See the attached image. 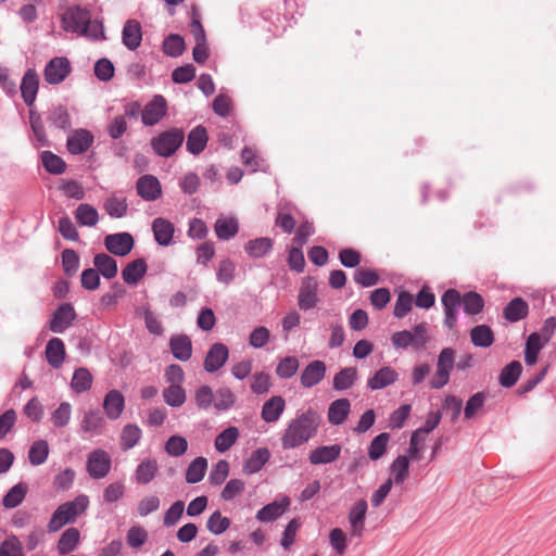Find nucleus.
Masks as SVG:
<instances>
[{
    "label": "nucleus",
    "instance_id": "b1692460",
    "mask_svg": "<svg viewBox=\"0 0 556 556\" xmlns=\"http://www.w3.org/2000/svg\"><path fill=\"white\" fill-rule=\"evenodd\" d=\"M152 230L154 239L160 245L167 247L172 243L175 231L173 223L164 218H155Z\"/></svg>",
    "mask_w": 556,
    "mask_h": 556
},
{
    "label": "nucleus",
    "instance_id": "39448f33",
    "mask_svg": "<svg viewBox=\"0 0 556 556\" xmlns=\"http://www.w3.org/2000/svg\"><path fill=\"white\" fill-rule=\"evenodd\" d=\"M72 72V65L66 56H54L45 66L43 78L49 85H60Z\"/></svg>",
    "mask_w": 556,
    "mask_h": 556
},
{
    "label": "nucleus",
    "instance_id": "0e129e2a",
    "mask_svg": "<svg viewBox=\"0 0 556 556\" xmlns=\"http://www.w3.org/2000/svg\"><path fill=\"white\" fill-rule=\"evenodd\" d=\"M0 556H24L23 546L17 536L11 535L0 543Z\"/></svg>",
    "mask_w": 556,
    "mask_h": 556
},
{
    "label": "nucleus",
    "instance_id": "9b49d317",
    "mask_svg": "<svg viewBox=\"0 0 556 556\" xmlns=\"http://www.w3.org/2000/svg\"><path fill=\"white\" fill-rule=\"evenodd\" d=\"M229 357L228 348L220 342L214 343L207 351L204 358V369L207 372H215L220 369Z\"/></svg>",
    "mask_w": 556,
    "mask_h": 556
},
{
    "label": "nucleus",
    "instance_id": "dca6fc26",
    "mask_svg": "<svg viewBox=\"0 0 556 556\" xmlns=\"http://www.w3.org/2000/svg\"><path fill=\"white\" fill-rule=\"evenodd\" d=\"M136 188L137 193L148 201L156 200L162 194L161 184L153 175L141 176L137 181Z\"/></svg>",
    "mask_w": 556,
    "mask_h": 556
},
{
    "label": "nucleus",
    "instance_id": "9d476101",
    "mask_svg": "<svg viewBox=\"0 0 556 556\" xmlns=\"http://www.w3.org/2000/svg\"><path fill=\"white\" fill-rule=\"evenodd\" d=\"M441 301L444 307V324L447 328L453 329L457 321V308L462 303L460 293L455 289H448L442 295Z\"/></svg>",
    "mask_w": 556,
    "mask_h": 556
},
{
    "label": "nucleus",
    "instance_id": "6e6d98bb",
    "mask_svg": "<svg viewBox=\"0 0 556 556\" xmlns=\"http://www.w3.org/2000/svg\"><path fill=\"white\" fill-rule=\"evenodd\" d=\"M486 400L484 392H477L466 403L464 408V416L466 419L475 418L483 408Z\"/></svg>",
    "mask_w": 556,
    "mask_h": 556
},
{
    "label": "nucleus",
    "instance_id": "5701e85b",
    "mask_svg": "<svg viewBox=\"0 0 556 556\" xmlns=\"http://www.w3.org/2000/svg\"><path fill=\"white\" fill-rule=\"evenodd\" d=\"M207 140L205 127L202 125L194 127L187 137V151L193 155H199L205 149Z\"/></svg>",
    "mask_w": 556,
    "mask_h": 556
},
{
    "label": "nucleus",
    "instance_id": "69168bd1",
    "mask_svg": "<svg viewBox=\"0 0 556 556\" xmlns=\"http://www.w3.org/2000/svg\"><path fill=\"white\" fill-rule=\"evenodd\" d=\"M187 448L188 442L184 437L180 435H172L165 444L166 453L175 457L184 455Z\"/></svg>",
    "mask_w": 556,
    "mask_h": 556
},
{
    "label": "nucleus",
    "instance_id": "6e6552de",
    "mask_svg": "<svg viewBox=\"0 0 556 556\" xmlns=\"http://www.w3.org/2000/svg\"><path fill=\"white\" fill-rule=\"evenodd\" d=\"M94 140L93 135L84 128L72 130L66 140L67 151L73 155L83 154L89 150Z\"/></svg>",
    "mask_w": 556,
    "mask_h": 556
},
{
    "label": "nucleus",
    "instance_id": "4c0bfd02",
    "mask_svg": "<svg viewBox=\"0 0 556 556\" xmlns=\"http://www.w3.org/2000/svg\"><path fill=\"white\" fill-rule=\"evenodd\" d=\"M239 225L235 217H220L215 223V232L218 239L229 240L238 233Z\"/></svg>",
    "mask_w": 556,
    "mask_h": 556
},
{
    "label": "nucleus",
    "instance_id": "e2e57ef3",
    "mask_svg": "<svg viewBox=\"0 0 556 556\" xmlns=\"http://www.w3.org/2000/svg\"><path fill=\"white\" fill-rule=\"evenodd\" d=\"M72 416V405L67 402H63L52 413L51 421L58 428H63L70 424Z\"/></svg>",
    "mask_w": 556,
    "mask_h": 556
},
{
    "label": "nucleus",
    "instance_id": "bb28decb",
    "mask_svg": "<svg viewBox=\"0 0 556 556\" xmlns=\"http://www.w3.org/2000/svg\"><path fill=\"white\" fill-rule=\"evenodd\" d=\"M46 357L53 368H59L65 358V346L60 338H52L46 345Z\"/></svg>",
    "mask_w": 556,
    "mask_h": 556
},
{
    "label": "nucleus",
    "instance_id": "a19ab883",
    "mask_svg": "<svg viewBox=\"0 0 556 556\" xmlns=\"http://www.w3.org/2000/svg\"><path fill=\"white\" fill-rule=\"evenodd\" d=\"M269 456V451L265 447L255 450L245 462L243 471L248 475L260 471L262 467L268 462Z\"/></svg>",
    "mask_w": 556,
    "mask_h": 556
},
{
    "label": "nucleus",
    "instance_id": "7c9ffc66",
    "mask_svg": "<svg viewBox=\"0 0 556 556\" xmlns=\"http://www.w3.org/2000/svg\"><path fill=\"white\" fill-rule=\"evenodd\" d=\"M157 471V462L152 458H146L138 465L135 471V480L139 484H147L155 478Z\"/></svg>",
    "mask_w": 556,
    "mask_h": 556
},
{
    "label": "nucleus",
    "instance_id": "aec40b11",
    "mask_svg": "<svg viewBox=\"0 0 556 556\" xmlns=\"http://www.w3.org/2000/svg\"><path fill=\"white\" fill-rule=\"evenodd\" d=\"M367 511L365 500L357 501L350 510L349 522L351 525V535L359 538L364 531V520Z\"/></svg>",
    "mask_w": 556,
    "mask_h": 556
},
{
    "label": "nucleus",
    "instance_id": "a18cd8bd",
    "mask_svg": "<svg viewBox=\"0 0 556 556\" xmlns=\"http://www.w3.org/2000/svg\"><path fill=\"white\" fill-rule=\"evenodd\" d=\"M545 344L546 343L539 339L536 332L528 337L525 350V362L527 365L532 366L536 363L539 353Z\"/></svg>",
    "mask_w": 556,
    "mask_h": 556
},
{
    "label": "nucleus",
    "instance_id": "f8f14e48",
    "mask_svg": "<svg viewBox=\"0 0 556 556\" xmlns=\"http://www.w3.org/2000/svg\"><path fill=\"white\" fill-rule=\"evenodd\" d=\"M20 89L24 103L30 110L36 101L39 89V77L35 70L29 68L25 72Z\"/></svg>",
    "mask_w": 556,
    "mask_h": 556
},
{
    "label": "nucleus",
    "instance_id": "ea45409f",
    "mask_svg": "<svg viewBox=\"0 0 556 556\" xmlns=\"http://www.w3.org/2000/svg\"><path fill=\"white\" fill-rule=\"evenodd\" d=\"M409 457L406 455L397 456L390 466L391 478L395 484H402L409 475Z\"/></svg>",
    "mask_w": 556,
    "mask_h": 556
},
{
    "label": "nucleus",
    "instance_id": "49530a36",
    "mask_svg": "<svg viewBox=\"0 0 556 556\" xmlns=\"http://www.w3.org/2000/svg\"><path fill=\"white\" fill-rule=\"evenodd\" d=\"M27 485L20 482L12 486L2 500V504L5 508H15L18 506L26 496Z\"/></svg>",
    "mask_w": 556,
    "mask_h": 556
},
{
    "label": "nucleus",
    "instance_id": "7ed1b4c3",
    "mask_svg": "<svg viewBox=\"0 0 556 556\" xmlns=\"http://www.w3.org/2000/svg\"><path fill=\"white\" fill-rule=\"evenodd\" d=\"M89 505L87 495L80 494L73 501L61 504L52 514L47 530L50 533L61 530L67 523H74L83 515Z\"/></svg>",
    "mask_w": 556,
    "mask_h": 556
},
{
    "label": "nucleus",
    "instance_id": "72a5a7b5",
    "mask_svg": "<svg viewBox=\"0 0 556 556\" xmlns=\"http://www.w3.org/2000/svg\"><path fill=\"white\" fill-rule=\"evenodd\" d=\"M273 249V240L267 237H261L250 240L244 245V251L249 256L260 258L269 253Z\"/></svg>",
    "mask_w": 556,
    "mask_h": 556
},
{
    "label": "nucleus",
    "instance_id": "4d7b16f0",
    "mask_svg": "<svg viewBox=\"0 0 556 556\" xmlns=\"http://www.w3.org/2000/svg\"><path fill=\"white\" fill-rule=\"evenodd\" d=\"M299 366L300 364L295 356H287L277 365L276 374L282 379H288L296 374Z\"/></svg>",
    "mask_w": 556,
    "mask_h": 556
},
{
    "label": "nucleus",
    "instance_id": "4468645a",
    "mask_svg": "<svg viewBox=\"0 0 556 556\" xmlns=\"http://www.w3.org/2000/svg\"><path fill=\"white\" fill-rule=\"evenodd\" d=\"M327 366L323 361L311 362L302 371L300 381L302 387L311 389L324 380Z\"/></svg>",
    "mask_w": 556,
    "mask_h": 556
},
{
    "label": "nucleus",
    "instance_id": "a211bd4d",
    "mask_svg": "<svg viewBox=\"0 0 556 556\" xmlns=\"http://www.w3.org/2000/svg\"><path fill=\"white\" fill-rule=\"evenodd\" d=\"M341 454L339 444L318 446L309 452L308 460L312 465L330 464L337 460Z\"/></svg>",
    "mask_w": 556,
    "mask_h": 556
},
{
    "label": "nucleus",
    "instance_id": "58836bf2",
    "mask_svg": "<svg viewBox=\"0 0 556 556\" xmlns=\"http://www.w3.org/2000/svg\"><path fill=\"white\" fill-rule=\"evenodd\" d=\"M522 372V366L520 362L513 361L506 365L500 374L498 380L502 387L511 388L518 381Z\"/></svg>",
    "mask_w": 556,
    "mask_h": 556
},
{
    "label": "nucleus",
    "instance_id": "1a4fd4ad",
    "mask_svg": "<svg viewBox=\"0 0 556 556\" xmlns=\"http://www.w3.org/2000/svg\"><path fill=\"white\" fill-rule=\"evenodd\" d=\"M75 317L76 314L72 304L63 303L52 314L49 328L52 332L61 333L72 325Z\"/></svg>",
    "mask_w": 556,
    "mask_h": 556
},
{
    "label": "nucleus",
    "instance_id": "393cba45",
    "mask_svg": "<svg viewBox=\"0 0 556 556\" xmlns=\"http://www.w3.org/2000/svg\"><path fill=\"white\" fill-rule=\"evenodd\" d=\"M351 412V403L348 399L333 401L328 408V421L331 425H342Z\"/></svg>",
    "mask_w": 556,
    "mask_h": 556
},
{
    "label": "nucleus",
    "instance_id": "8fccbe9b",
    "mask_svg": "<svg viewBox=\"0 0 556 556\" xmlns=\"http://www.w3.org/2000/svg\"><path fill=\"white\" fill-rule=\"evenodd\" d=\"M92 384V376L88 369L81 367L74 371L71 387L76 393L88 391Z\"/></svg>",
    "mask_w": 556,
    "mask_h": 556
},
{
    "label": "nucleus",
    "instance_id": "79ce46f5",
    "mask_svg": "<svg viewBox=\"0 0 556 556\" xmlns=\"http://www.w3.org/2000/svg\"><path fill=\"white\" fill-rule=\"evenodd\" d=\"M470 339L473 345L489 348L494 342V333L486 325H479L471 329Z\"/></svg>",
    "mask_w": 556,
    "mask_h": 556
},
{
    "label": "nucleus",
    "instance_id": "4be33fe9",
    "mask_svg": "<svg viewBox=\"0 0 556 556\" xmlns=\"http://www.w3.org/2000/svg\"><path fill=\"white\" fill-rule=\"evenodd\" d=\"M289 505H290L289 497H283L279 502L275 501L270 504L265 505L263 508H261L256 514V518L262 522L274 521L277 518H279L287 510Z\"/></svg>",
    "mask_w": 556,
    "mask_h": 556
},
{
    "label": "nucleus",
    "instance_id": "2eb2a0df",
    "mask_svg": "<svg viewBox=\"0 0 556 556\" xmlns=\"http://www.w3.org/2000/svg\"><path fill=\"white\" fill-rule=\"evenodd\" d=\"M142 41V27L137 20H127L122 30V42L130 51L137 50Z\"/></svg>",
    "mask_w": 556,
    "mask_h": 556
},
{
    "label": "nucleus",
    "instance_id": "c03bdc74",
    "mask_svg": "<svg viewBox=\"0 0 556 556\" xmlns=\"http://www.w3.org/2000/svg\"><path fill=\"white\" fill-rule=\"evenodd\" d=\"M239 434L237 427H228L215 438V448L219 453L227 452L237 442Z\"/></svg>",
    "mask_w": 556,
    "mask_h": 556
},
{
    "label": "nucleus",
    "instance_id": "ddd939ff",
    "mask_svg": "<svg viewBox=\"0 0 556 556\" xmlns=\"http://www.w3.org/2000/svg\"><path fill=\"white\" fill-rule=\"evenodd\" d=\"M104 244L111 253L125 256L134 248V238L128 232L109 235L104 239Z\"/></svg>",
    "mask_w": 556,
    "mask_h": 556
},
{
    "label": "nucleus",
    "instance_id": "f704fd0d",
    "mask_svg": "<svg viewBox=\"0 0 556 556\" xmlns=\"http://www.w3.org/2000/svg\"><path fill=\"white\" fill-rule=\"evenodd\" d=\"M93 265L96 270L106 279L114 278L117 274L116 261L105 253L97 254L93 258Z\"/></svg>",
    "mask_w": 556,
    "mask_h": 556
},
{
    "label": "nucleus",
    "instance_id": "cd10ccee",
    "mask_svg": "<svg viewBox=\"0 0 556 556\" xmlns=\"http://www.w3.org/2000/svg\"><path fill=\"white\" fill-rule=\"evenodd\" d=\"M529 313L528 303L521 298L513 299L504 308L503 315L505 319L510 323H516L525 317H527Z\"/></svg>",
    "mask_w": 556,
    "mask_h": 556
},
{
    "label": "nucleus",
    "instance_id": "f3484780",
    "mask_svg": "<svg viewBox=\"0 0 556 556\" xmlns=\"http://www.w3.org/2000/svg\"><path fill=\"white\" fill-rule=\"evenodd\" d=\"M125 408V397L118 390L109 391L103 400V409L106 417L116 420Z\"/></svg>",
    "mask_w": 556,
    "mask_h": 556
},
{
    "label": "nucleus",
    "instance_id": "c756f323",
    "mask_svg": "<svg viewBox=\"0 0 556 556\" xmlns=\"http://www.w3.org/2000/svg\"><path fill=\"white\" fill-rule=\"evenodd\" d=\"M396 379L397 372L393 368L386 366L369 378L367 384L371 390H379L392 384Z\"/></svg>",
    "mask_w": 556,
    "mask_h": 556
},
{
    "label": "nucleus",
    "instance_id": "864d4df0",
    "mask_svg": "<svg viewBox=\"0 0 556 556\" xmlns=\"http://www.w3.org/2000/svg\"><path fill=\"white\" fill-rule=\"evenodd\" d=\"M163 51L166 55L176 58L185 51V40L180 35L170 34L164 39Z\"/></svg>",
    "mask_w": 556,
    "mask_h": 556
},
{
    "label": "nucleus",
    "instance_id": "6ab92c4d",
    "mask_svg": "<svg viewBox=\"0 0 556 556\" xmlns=\"http://www.w3.org/2000/svg\"><path fill=\"white\" fill-rule=\"evenodd\" d=\"M169 348L174 357L180 362H187L192 356V342L187 334L172 336Z\"/></svg>",
    "mask_w": 556,
    "mask_h": 556
},
{
    "label": "nucleus",
    "instance_id": "c9c22d12",
    "mask_svg": "<svg viewBox=\"0 0 556 556\" xmlns=\"http://www.w3.org/2000/svg\"><path fill=\"white\" fill-rule=\"evenodd\" d=\"M104 425L105 420L101 413L99 410H90L85 414L80 427L84 432L93 435L101 433Z\"/></svg>",
    "mask_w": 556,
    "mask_h": 556
},
{
    "label": "nucleus",
    "instance_id": "13d9d810",
    "mask_svg": "<svg viewBox=\"0 0 556 556\" xmlns=\"http://www.w3.org/2000/svg\"><path fill=\"white\" fill-rule=\"evenodd\" d=\"M390 435L387 432L378 434L370 443L368 448V456L371 460H377L383 456L387 451V445Z\"/></svg>",
    "mask_w": 556,
    "mask_h": 556
},
{
    "label": "nucleus",
    "instance_id": "09e8293b",
    "mask_svg": "<svg viewBox=\"0 0 556 556\" xmlns=\"http://www.w3.org/2000/svg\"><path fill=\"white\" fill-rule=\"evenodd\" d=\"M141 429L137 425H126L121 433V446L124 451L132 448L141 439Z\"/></svg>",
    "mask_w": 556,
    "mask_h": 556
},
{
    "label": "nucleus",
    "instance_id": "f257e3e1",
    "mask_svg": "<svg viewBox=\"0 0 556 556\" xmlns=\"http://www.w3.org/2000/svg\"><path fill=\"white\" fill-rule=\"evenodd\" d=\"M320 415L309 408L292 419L281 435L283 450L295 448L316 435L320 426Z\"/></svg>",
    "mask_w": 556,
    "mask_h": 556
},
{
    "label": "nucleus",
    "instance_id": "bf43d9fd",
    "mask_svg": "<svg viewBox=\"0 0 556 556\" xmlns=\"http://www.w3.org/2000/svg\"><path fill=\"white\" fill-rule=\"evenodd\" d=\"M164 401L174 407L181 406L186 401L185 390L180 384H170L163 392Z\"/></svg>",
    "mask_w": 556,
    "mask_h": 556
},
{
    "label": "nucleus",
    "instance_id": "603ef678",
    "mask_svg": "<svg viewBox=\"0 0 556 556\" xmlns=\"http://www.w3.org/2000/svg\"><path fill=\"white\" fill-rule=\"evenodd\" d=\"M462 302L464 304V311L468 315L479 314L484 307L483 298L473 291L465 293L462 298Z\"/></svg>",
    "mask_w": 556,
    "mask_h": 556
},
{
    "label": "nucleus",
    "instance_id": "3c124183",
    "mask_svg": "<svg viewBox=\"0 0 556 556\" xmlns=\"http://www.w3.org/2000/svg\"><path fill=\"white\" fill-rule=\"evenodd\" d=\"M43 167L53 175L64 173L66 168L65 162L51 151H43L40 155Z\"/></svg>",
    "mask_w": 556,
    "mask_h": 556
},
{
    "label": "nucleus",
    "instance_id": "052dcab7",
    "mask_svg": "<svg viewBox=\"0 0 556 556\" xmlns=\"http://www.w3.org/2000/svg\"><path fill=\"white\" fill-rule=\"evenodd\" d=\"M230 526V519L222 516L219 510L214 511L206 521V528L213 534H222Z\"/></svg>",
    "mask_w": 556,
    "mask_h": 556
},
{
    "label": "nucleus",
    "instance_id": "c85d7f7f",
    "mask_svg": "<svg viewBox=\"0 0 556 556\" xmlns=\"http://www.w3.org/2000/svg\"><path fill=\"white\" fill-rule=\"evenodd\" d=\"M47 121L50 126L61 130H68L72 126L68 111L63 105H56L49 109L47 113Z\"/></svg>",
    "mask_w": 556,
    "mask_h": 556
},
{
    "label": "nucleus",
    "instance_id": "338daca9",
    "mask_svg": "<svg viewBox=\"0 0 556 556\" xmlns=\"http://www.w3.org/2000/svg\"><path fill=\"white\" fill-rule=\"evenodd\" d=\"M354 281L362 287L368 288L379 282V275L371 269L358 268L353 275Z\"/></svg>",
    "mask_w": 556,
    "mask_h": 556
},
{
    "label": "nucleus",
    "instance_id": "680f3d73",
    "mask_svg": "<svg viewBox=\"0 0 556 556\" xmlns=\"http://www.w3.org/2000/svg\"><path fill=\"white\" fill-rule=\"evenodd\" d=\"M236 395L229 388H220L214 395V406L218 410H226L233 406Z\"/></svg>",
    "mask_w": 556,
    "mask_h": 556
},
{
    "label": "nucleus",
    "instance_id": "a878e982",
    "mask_svg": "<svg viewBox=\"0 0 556 556\" xmlns=\"http://www.w3.org/2000/svg\"><path fill=\"white\" fill-rule=\"evenodd\" d=\"M29 124L35 139L34 146L36 148L49 147L50 142L46 135L42 118L40 114L34 109L29 110Z\"/></svg>",
    "mask_w": 556,
    "mask_h": 556
},
{
    "label": "nucleus",
    "instance_id": "5fc2aeb1",
    "mask_svg": "<svg viewBox=\"0 0 556 556\" xmlns=\"http://www.w3.org/2000/svg\"><path fill=\"white\" fill-rule=\"evenodd\" d=\"M49 455V446L45 440H38L30 446L28 458L31 465L38 466L43 464Z\"/></svg>",
    "mask_w": 556,
    "mask_h": 556
},
{
    "label": "nucleus",
    "instance_id": "0eeeda50",
    "mask_svg": "<svg viewBox=\"0 0 556 556\" xmlns=\"http://www.w3.org/2000/svg\"><path fill=\"white\" fill-rule=\"evenodd\" d=\"M167 104L163 96L156 94L148 102L142 112L141 121L146 126H153L157 124L166 114Z\"/></svg>",
    "mask_w": 556,
    "mask_h": 556
},
{
    "label": "nucleus",
    "instance_id": "de8ad7c7",
    "mask_svg": "<svg viewBox=\"0 0 556 556\" xmlns=\"http://www.w3.org/2000/svg\"><path fill=\"white\" fill-rule=\"evenodd\" d=\"M206 468L207 460L204 457H197L187 468L186 481L192 484L200 482L205 475Z\"/></svg>",
    "mask_w": 556,
    "mask_h": 556
},
{
    "label": "nucleus",
    "instance_id": "2f4dec72",
    "mask_svg": "<svg viewBox=\"0 0 556 556\" xmlns=\"http://www.w3.org/2000/svg\"><path fill=\"white\" fill-rule=\"evenodd\" d=\"M147 273L144 260L137 258L126 265L122 270V277L128 285H136Z\"/></svg>",
    "mask_w": 556,
    "mask_h": 556
},
{
    "label": "nucleus",
    "instance_id": "774afa93",
    "mask_svg": "<svg viewBox=\"0 0 556 556\" xmlns=\"http://www.w3.org/2000/svg\"><path fill=\"white\" fill-rule=\"evenodd\" d=\"M413 295L406 291H402L395 302L393 314L396 318H403L413 306Z\"/></svg>",
    "mask_w": 556,
    "mask_h": 556
},
{
    "label": "nucleus",
    "instance_id": "e433bc0d",
    "mask_svg": "<svg viewBox=\"0 0 556 556\" xmlns=\"http://www.w3.org/2000/svg\"><path fill=\"white\" fill-rule=\"evenodd\" d=\"M80 539V533L76 528L66 529L60 536L58 542V552L60 555H66L73 552Z\"/></svg>",
    "mask_w": 556,
    "mask_h": 556
},
{
    "label": "nucleus",
    "instance_id": "37998d69",
    "mask_svg": "<svg viewBox=\"0 0 556 556\" xmlns=\"http://www.w3.org/2000/svg\"><path fill=\"white\" fill-rule=\"evenodd\" d=\"M357 379V370L355 367H345L333 377V389L344 391L350 389Z\"/></svg>",
    "mask_w": 556,
    "mask_h": 556
},
{
    "label": "nucleus",
    "instance_id": "20e7f679",
    "mask_svg": "<svg viewBox=\"0 0 556 556\" xmlns=\"http://www.w3.org/2000/svg\"><path fill=\"white\" fill-rule=\"evenodd\" d=\"M185 134L180 128H170L151 139L155 154L162 157L172 156L184 143Z\"/></svg>",
    "mask_w": 556,
    "mask_h": 556
},
{
    "label": "nucleus",
    "instance_id": "423d86ee",
    "mask_svg": "<svg viewBox=\"0 0 556 556\" xmlns=\"http://www.w3.org/2000/svg\"><path fill=\"white\" fill-rule=\"evenodd\" d=\"M111 469V458L103 450L92 451L87 460V471L93 479L104 478Z\"/></svg>",
    "mask_w": 556,
    "mask_h": 556
},
{
    "label": "nucleus",
    "instance_id": "473e14b6",
    "mask_svg": "<svg viewBox=\"0 0 556 556\" xmlns=\"http://www.w3.org/2000/svg\"><path fill=\"white\" fill-rule=\"evenodd\" d=\"M298 303L300 308L303 311H307L316 306V283L313 280L308 279L302 285L299 292Z\"/></svg>",
    "mask_w": 556,
    "mask_h": 556
},
{
    "label": "nucleus",
    "instance_id": "f03ea898",
    "mask_svg": "<svg viewBox=\"0 0 556 556\" xmlns=\"http://www.w3.org/2000/svg\"><path fill=\"white\" fill-rule=\"evenodd\" d=\"M65 31L86 37L93 41L104 40V26L100 21H92L90 11L81 7L68 8L62 15Z\"/></svg>",
    "mask_w": 556,
    "mask_h": 556
},
{
    "label": "nucleus",
    "instance_id": "412c9836",
    "mask_svg": "<svg viewBox=\"0 0 556 556\" xmlns=\"http://www.w3.org/2000/svg\"><path fill=\"white\" fill-rule=\"evenodd\" d=\"M286 408V401L280 395L271 396L262 407L261 417L266 422H276Z\"/></svg>",
    "mask_w": 556,
    "mask_h": 556
}]
</instances>
